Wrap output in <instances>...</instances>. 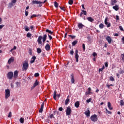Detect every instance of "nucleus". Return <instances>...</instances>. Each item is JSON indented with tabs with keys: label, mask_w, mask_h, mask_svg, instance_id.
<instances>
[{
	"label": "nucleus",
	"mask_w": 124,
	"mask_h": 124,
	"mask_svg": "<svg viewBox=\"0 0 124 124\" xmlns=\"http://www.w3.org/2000/svg\"><path fill=\"white\" fill-rule=\"evenodd\" d=\"M82 14H84V15H87V11L83 10H81V13H80V17H82Z\"/></svg>",
	"instance_id": "nucleus-18"
},
{
	"label": "nucleus",
	"mask_w": 124,
	"mask_h": 124,
	"mask_svg": "<svg viewBox=\"0 0 124 124\" xmlns=\"http://www.w3.org/2000/svg\"><path fill=\"white\" fill-rule=\"evenodd\" d=\"M112 2H113V3H117V0H113Z\"/></svg>",
	"instance_id": "nucleus-62"
},
{
	"label": "nucleus",
	"mask_w": 124,
	"mask_h": 124,
	"mask_svg": "<svg viewBox=\"0 0 124 124\" xmlns=\"http://www.w3.org/2000/svg\"><path fill=\"white\" fill-rule=\"evenodd\" d=\"M7 76L8 77V78L10 79L11 80V79H12V78H13V72H9L7 75Z\"/></svg>",
	"instance_id": "nucleus-7"
},
{
	"label": "nucleus",
	"mask_w": 124,
	"mask_h": 124,
	"mask_svg": "<svg viewBox=\"0 0 124 124\" xmlns=\"http://www.w3.org/2000/svg\"><path fill=\"white\" fill-rule=\"evenodd\" d=\"M47 35L49 37V40H51V39L53 38L52 36H51V35H50L49 34H47Z\"/></svg>",
	"instance_id": "nucleus-43"
},
{
	"label": "nucleus",
	"mask_w": 124,
	"mask_h": 124,
	"mask_svg": "<svg viewBox=\"0 0 124 124\" xmlns=\"http://www.w3.org/2000/svg\"><path fill=\"white\" fill-rule=\"evenodd\" d=\"M13 62H14V58L13 57H12L9 59V60L8 61V62L9 64H10V63Z\"/></svg>",
	"instance_id": "nucleus-20"
},
{
	"label": "nucleus",
	"mask_w": 124,
	"mask_h": 124,
	"mask_svg": "<svg viewBox=\"0 0 124 124\" xmlns=\"http://www.w3.org/2000/svg\"><path fill=\"white\" fill-rule=\"evenodd\" d=\"M54 6L57 8L59 7V4L56 1L54 2Z\"/></svg>",
	"instance_id": "nucleus-35"
},
{
	"label": "nucleus",
	"mask_w": 124,
	"mask_h": 124,
	"mask_svg": "<svg viewBox=\"0 0 124 124\" xmlns=\"http://www.w3.org/2000/svg\"><path fill=\"white\" fill-rule=\"evenodd\" d=\"M16 1H17V0H12L11 2L13 4V3H16Z\"/></svg>",
	"instance_id": "nucleus-52"
},
{
	"label": "nucleus",
	"mask_w": 124,
	"mask_h": 124,
	"mask_svg": "<svg viewBox=\"0 0 124 124\" xmlns=\"http://www.w3.org/2000/svg\"><path fill=\"white\" fill-rule=\"evenodd\" d=\"M85 27V25H83V24L79 23L78 24V28L79 29H83Z\"/></svg>",
	"instance_id": "nucleus-14"
},
{
	"label": "nucleus",
	"mask_w": 124,
	"mask_h": 124,
	"mask_svg": "<svg viewBox=\"0 0 124 124\" xmlns=\"http://www.w3.org/2000/svg\"><path fill=\"white\" fill-rule=\"evenodd\" d=\"M68 3L70 5L73 4V0H69Z\"/></svg>",
	"instance_id": "nucleus-39"
},
{
	"label": "nucleus",
	"mask_w": 124,
	"mask_h": 124,
	"mask_svg": "<svg viewBox=\"0 0 124 124\" xmlns=\"http://www.w3.org/2000/svg\"><path fill=\"white\" fill-rule=\"evenodd\" d=\"M99 27L100 28V29H103V28H104V24L101 23L99 25Z\"/></svg>",
	"instance_id": "nucleus-33"
},
{
	"label": "nucleus",
	"mask_w": 124,
	"mask_h": 124,
	"mask_svg": "<svg viewBox=\"0 0 124 124\" xmlns=\"http://www.w3.org/2000/svg\"><path fill=\"white\" fill-rule=\"evenodd\" d=\"M27 37H31V34L30 32H28L27 34Z\"/></svg>",
	"instance_id": "nucleus-38"
},
{
	"label": "nucleus",
	"mask_w": 124,
	"mask_h": 124,
	"mask_svg": "<svg viewBox=\"0 0 124 124\" xmlns=\"http://www.w3.org/2000/svg\"><path fill=\"white\" fill-rule=\"evenodd\" d=\"M108 107L109 110H113V108L111 106V103L110 102L108 103Z\"/></svg>",
	"instance_id": "nucleus-22"
},
{
	"label": "nucleus",
	"mask_w": 124,
	"mask_h": 124,
	"mask_svg": "<svg viewBox=\"0 0 124 124\" xmlns=\"http://www.w3.org/2000/svg\"><path fill=\"white\" fill-rule=\"evenodd\" d=\"M77 43H78V41L75 40L72 42V46H75V45H77Z\"/></svg>",
	"instance_id": "nucleus-28"
},
{
	"label": "nucleus",
	"mask_w": 124,
	"mask_h": 124,
	"mask_svg": "<svg viewBox=\"0 0 124 124\" xmlns=\"http://www.w3.org/2000/svg\"><path fill=\"white\" fill-rule=\"evenodd\" d=\"M44 108V103H43L41 105V108L39 110V113L43 112V108Z\"/></svg>",
	"instance_id": "nucleus-15"
},
{
	"label": "nucleus",
	"mask_w": 124,
	"mask_h": 124,
	"mask_svg": "<svg viewBox=\"0 0 124 124\" xmlns=\"http://www.w3.org/2000/svg\"><path fill=\"white\" fill-rule=\"evenodd\" d=\"M46 1H47V0H45L44 2H41L40 1H37V0H33L32 2L33 4H39L40 7H41V6H42V5L41 4L45 3Z\"/></svg>",
	"instance_id": "nucleus-2"
},
{
	"label": "nucleus",
	"mask_w": 124,
	"mask_h": 124,
	"mask_svg": "<svg viewBox=\"0 0 124 124\" xmlns=\"http://www.w3.org/2000/svg\"><path fill=\"white\" fill-rule=\"evenodd\" d=\"M35 17H38V16L36 15H33L31 16V19H32V18H34Z\"/></svg>",
	"instance_id": "nucleus-37"
},
{
	"label": "nucleus",
	"mask_w": 124,
	"mask_h": 124,
	"mask_svg": "<svg viewBox=\"0 0 124 124\" xmlns=\"http://www.w3.org/2000/svg\"><path fill=\"white\" fill-rule=\"evenodd\" d=\"M105 24L107 26L108 28H110L111 27V23L108 22V18L106 17L105 19Z\"/></svg>",
	"instance_id": "nucleus-8"
},
{
	"label": "nucleus",
	"mask_w": 124,
	"mask_h": 124,
	"mask_svg": "<svg viewBox=\"0 0 124 124\" xmlns=\"http://www.w3.org/2000/svg\"><path fill=\"white\" fill-rule=\"evenodd\" d=\"M12 116V114L11 113V112H10L8 115V118H11Z\"/></svg>",
	"instance_id": "nucleus-45"
},
{
	"label": "nucleus",
	"mask_w": 124,
	"mask_h": 124,
	"mask_svg": "<svg viewBox=\"0 0 124 124\" xmlns=\"http://www.w3.org/2000/svg\"><path fill=\"white\" fill-rule=\"evenodd\" d=\"M109 80L112 82H114V81H115V78H114V77H113L112 76H111L109 77Z\"/></svg>",
	"instance_id": "nucleus-30"
},
{
	"label": "nucleus",
	"mask_w": 124,
	"mask_h": 124,
	"mask_svg": "<svg viewBox=\"0 0 124 124\" xmlns=\"http://www.w3.org/2000/svg\"><path fill=\"white\" fill-rule=\"evenodd\" d=\"M5 92V98L7 99L10 96V90L9 89H6Z\"/></svg>",
	"instance_id": "nucleus-5"
},
{
	"label": "nucleus",
	"mask_w": 124,
	"mask_h": 124,
	"mask_svg": "<svg viewBox=\"0 0 124 124\" xmlns=\"http://www.w3.org/2000/svg\"><path fill=\"white\" fill-rule=\"evenodd\" d=\"M105 65L106 67H108V62H106L105 63Z\"/></svg>",
	"instance_id": "nucleus-54"
},
{
	"label": "nucleus",
	"mask_w": 124,
	"mask_h": 124,
	"mask_svg": "<svg viewBox=\"0 0 124 124\" xmlns=\"http://www.w3.org/2000/svg\"><path fill=\"white\" fill-rule=\"evenodd\" d=\"M93 57H95V56H97V54L95 52H94L93 53Z\"/></svg>",
	"instance_id": "nucleus-57"
},
{
	"label": "nucleus",
	"mask_w": 124,
	"mask_h": 124,
	"mask_svg": "<svg viewBox=\"0 0 124 124\" xmlns=\"http://www.w3.org/2000/svg\"><path fill=\"white\" fill-rule=\"evenodd\" d=\"M87 20L89 22H93V21H94V19L91 16L87 17Z\"/></svg>",
	"instance_id": "nucleus-23"
},
{
	"label": "nucleus",
	"mask_w": 124,
	"mask_h": 124,
	"mask_svg": "<svg viewBox=\"0 0 124 124\" xmlns=\"http://www.w3.org/2000/svg\"><path fill=\"white\" fill-rule=\"evenodd\" d=\"M70 37H71L72 38H75L76 36H72L71 35H69Z\"/></svg>",
	"instance_id": "nucleus-56"
},
{
	"label": "nucleus",
	"mask_w": 124,
	"mask_h": 124,
	"mask_svg": "<svg viewBox=\"0 0 124 124\" xmlns=\"http://www.w3.org/2000/svg\"><path fill=\"white\" fill-rule=\"evenodd\" d=\"M112 8H113L116 11H118L119 10V5H115V6H113Z\"/></svg>",
	"instance_id": "nucleus-21"
},
{
	"label": "nucleus",
	"mask_w": 124,
	"mask_h": 124,
	"mask_svg": "<svg viewBox=\"0 0 124 124\" xmlns=\"http://www.w3.org/2000/svg\"><path fill=\"white\" fill-rule=\"evenodd\" d=\"M72 113V110H71V108L70 107H68L66 109V116H70Z\"/></svg>",
	"instance_id": "nucleus-3"
},
{
	"label": "nucleus",
	"mask_w": 124,
	"mask_h": 124,
	"mask_svg": "<svg viewBox=\"0 0 124 124\" xmlns=\"http://www.w3.org/2000/svg\"><path fill=\"white\" fill-rule=\"evenodd\" d=\"M43 37H42V36H39L38 37V40H37V42L38 43V44H42V41H41L42 40V38Z\"/></svg>",
	"instance_id": "nucleus-11"
},
{
	"label": "nucleus",
	"mask_w": 124,
	"mask_h": 124,
	"mask_svg": "<svg viewBox=\"0 0 124 124\" xmlns=\"http://www.w3.org/2000/svg\"><path fill=\"white\" fill-rule=\"evenodd\" d=\"M38 76H39V74L38 73H36L34 74L35 77H38Z\"/></svg>",
	"instance_id": "nucleus-46"
},
{
	"label": "nucleus",
	"mask_w": 124,
	"mask_h": 124,
	"mask_svg": "<svg viewBox=\"0 0 124 124\" xmlns=\"http://www.w3.org/2000/svg\"><path fill=\"white\" fill-rule=\"evenodd\" d=\"M59 111H62L63 108H62L60 107L59 108Z\"/></svg>",
	"instance_id": "nucleus-59"
},
{
	"label": "nucleus",
	"mask_w": 124,
	"mask_h": 124,
	"mask_svg": "<svg viewBox=\"0 0 124 124\" xmlns=\"http://www.w3.org/2000/svg\"><path fill=\"white\" fill-rule=\"evenodd\" d=\"M11 88H14V84H13V83H11Z\"/></svg>",
	"instance_id": "nucleus-63"
},
{
	"label": "nucleus",
	"mask_w": 124,
	"mask_h": 124,
	"mask_svg": "<svg viewBox=\"0 0 124 124\" xmlns=\"http://www.w3.org/2000/svg\"><path fill=\"white\" fill-rule=\"evenodd\" d=\"M71 82L72 84H74V82H75V79H74V75H73V74L71 75Z\"/></svg>",
	"instance_id": "nucleus-12"
},
{
	"label": "nucleus",
	"mask_w": 124,
	"mask_h": 124,
	"mask_svg": "<svg viewBox=\"0 0 124 124\" xmlns=\"http://www.w3.org/2000/svg\"><path fill=\"white\" fill-rule=\"evenodd\" d=\"M42 39H43V43H45V41H46V40L47 39V34H46L44 35Z\"/></svg>",
	"instance_id": "nucleus-19"
},
{
	"label": "nucleus",
	"mask_w": 124,
	"mask_h": 124,
	"mask_svg": "<svg viewBox=\"0 0 124 124\" xmlns=\"http://www.w3.org/2000/svg\"><path fill=\"white\" fill-rule=\"evenodd\" d=\"M36 59V57L35 56H33L32 58V60L35 61V59Z\"/></svg>",
	"instance_id": "nucleus-58"
},
{
	"label": "nucleus",
	"mask_w": 124,
	"mask_h": 124,
	"mask_svg": "<svg viewBox=\"0 0 124 124\" xmlns=\"http://www.w3.org/2000/svg\"><path fill=\"white\" fill-rule=\"evenodd\" d=\"M91 101H92V98H90L86 100V102L87 103H90V102H91Z\"/></svg>",
	"instance_id": "nucleus-44"
},
{
	"label": "nucleus",
	"mask_w": 124,
	"mask_h": 124,
	"mask_svg": "<svg viewBox=\"0 0 124 124\" xmlns=\"http://www.w3.org/2000/svg\"><path fill=\"white\" fill-rule=\"evenodd\" d=\"M28 68H29V63H28V62L25 61L23 64L22 70L23 71H27Z\"/></svg>",
	"instance_id": "nucleus-1"
},
{
	"label": "nucleus",
	"mask_w": 124,
	"mask_h": 124,
	"mask_svg": "<svg viewBox=\"0 0 124 124\" xmlns=\"http://www.w3.org/2000/svg\"><path fill=\"white\" fill-rule=\"evenodd\" d=\"M16 46H15L13 49H11V52H12L13 50H16Z\"/></svg>",
	"instance_id": "nucleus-53"
},
{
	"label": "nucleus",
	"mask_w": 124,
	"mask_h": 124,
	"mask_svg": "<svg viewBox=\"0 0 124 124\" xmlns=\"http://www.w3.org/2000/svg\"><path fill=\"white\" fill-rule=\"evenodd\" d=\"M35 61V60H31V63H33V62H34Z\"/></svg>",
	"instance_id": "nucleus-64"
},
{
	"label": "nucleus",
	"mask_w": 124,
	"mask_h": 124,
	"mask_svg": "<svg viewBox=\"0 0 124 124\" xmlns=\"http://www.w3.org/2000/svg\"><path fill=\"white\" fill-rule=\"evenodd\" d=\"M3 27H4V25H0V30H1V29H2V28H3Z\"/></svg>",
	"instance_id": "nucleus-55"
},
{
	"label": "nucleus",
	"mask_w": 124,
	"mask_h": 124,
	"mask_svg": "<svg viewBox=\"0 0 124 124\" xmlns=\"http://www.w3.org/2000/svg\"><path fill=\"white\" fill-rule=\"evenodd\" d=\"M13 6H14V5H13V4L12 3V2L11 3H9V5H8L9 8H11V7H12Z\"/></svg>",
	"instance_id": "nucleus-29"
},
{
	"label": "nucleus",
	"mask_w": 124,
	"mask_h": 124,
	"mask_svg": "<svg viewBox=\"0 0 124 124\" xmlns=\"http://www.w3.org/2000/svg\"><path fill=\"white\" fill-rule=\"evenodd\" d=\"M25 30L26 31H30V29L27 26H26L25 27Z\"/></svg>",
	"instance_id": "nucleus-42"
},
{
	"label": "nucleus",
	"mask_w": 124,
	"mask_h": 124,
	"mask_svg": "<svg viewBox=\"0 0 124 124\" xmlns=\"http://www.w3.org/2000/svg\"><path fill=\"white\" fill-rule=\"evenodd\" d=\"M82 48H83L84 51H85V50H86V46L85 45V44H82Z\"/></svg>",
	"instance_id": "nucleus-41"
},
{
	"label": "nucleus",
	"mask_w": 124,
	"mask_h": 124,
	"mask_svg": "<svg viewBox=\"0 0 124 124\" xmlns=\"http://www.w3.org/2000/svg\"><path fill=\"white\" fill-rule=\"evenodd\" d=\"M91 93V92L90 91H87L85 92L86 95H88V94H90Z\"/></svg>",
	"instance_id": "nucleus-48"
},
{
	"label": "nucleus",
	"mask_w": 124,
	"mask_h": 124,
	"mask_svg": "<svg viewBox=\"0 0 124 124\" xmlns=\"http://www.w3.org/2000/svg\"><path fill=\"white\" fill-rule=\"evenodd\" d=\"M119 29L120 31H124V28H123V27L122 26H119Z\"/></svg>",
	"instance_id": "nucleus-47"
},
{
	"label": "nucleus",
	"mask_w": 124,
	"mask_h": 124,
	"mask_svg": "<svg viewBox=\"0 0 124 124\" xmlns=\"http://www.w3.org/2000/svg\"><path fill=\"white\" fill-rule=\"evenodd\" d=\"M19 121L21 124H24V122H25V119H24V118H21L19 119Z\"/></svg>",
	"instance_id": "nucleus-34"
},
{
	"label": "nucleus",
	"mask_w": 124,
	"mask_h": 124,
	"mask_svg": "<svg viewBox=\"0 0 124 124\" xmlns=\"http://www.w3.org/2000/svg\"><path fill=\"white\" fill-rule=\"evenodd\" d=\"M90 119L92 122H97L98 118H97V115L96 114H94L93 115H92L91 117H90Z\"/></svg>",
	"instance_id": "nucleus-4"
},
{
	"label": "nucleus",
	"mask_w": 124,
	"mask_h": 124,
	"mask_svg": "<svg viewBox=\"0 0 124 124\" xmlns=\"http://www.w3.org/2000/svg\"><path fill=\"white\" fill-rule=\"evenodd\" d=\"M78 50H76L75 51V59L76 60L77 62H79V55H78Z\"/></svg>",
	"instance_id": "nucleus-6"
},
{
	"label": "nucleus",
	"mask_w": 124,
	"mask_h": 124,
	"mask_svg": "<svg viewBox=\"0 0 124 124\" xmlns=\"http://www.w3.org/2000/svg\"><path fill=\"white\" fill-rule=\"evenodd\" d=\"M79 105H80V104L79 103V101H77L75 103V107H76V108H78Z\"/></svg>",
	"instance_id": "nucleus-24"
},
{
	"label": "nucleus",
	"mask_w": 124,
	"mask_h": 124,
	"mask_svg": "<svg viewBox=\"0 0 124 124\" xmlns=\"http://www.w3.org/2000/svg\"><path fill=\"white\" fill-rule=\"evenodd\" d=\"M29 15V12L27 11V10H25V16H28Z\"/></svg>",
	"instance_id": "nucleus-51"
},
{
	"label": "nucleus",
	"mask_w": 124,
	"mask_h": 124,
	"mask_svg": "<svg viewBox=\"0 0 124 124\" xmlns=\"http://www.w3.org/2000/svg\"><path fill=\"white\" fill-rule=\"evenodd\" d=\"M120 105L121 106H124V102L123 100L120 101Z\"/></svg>",
	"instance_id": "nucleus-40"
},
{
	"label": "nucleus",
	"mask_w": 124,
	"mask_h": 124,
	"mask_svg": "<svg viewBox=\"0 0 124 124\" xmlns=\"http://www.w3.org/2000/svg\"><path fill=\"white\" fill-rule=\"evenodd\" d=\"M41 52H42V51L41 50V48H38L37 49V52L38 53V54H40V53H41Z\"/></svg>",
	"instance_id": "nucleus-31"
},
{
	"label": "nucleus",
	"mask_w": 124,
	"mask_h": 124,
	"mask_svg": "<svg viewBox=\"0 0 124 124\" xmlns=\"http://www.w3.org/2000/svg\"><path fill=\"white\" fill-rule=\"evenodd\" d=\"M105 68V67H104V66H103L101 68H99V72H100V71H103V69H104Z\"/></svg>",
	"instance_id": "nucleus-36"
},
{
	"label": "nucleus",
	"mask_w": 124,
	"mask_h": 124,
	"mask_svg": "<svg viewBox=\"0 0 124 124\" xmlns=\"http://www.w3.org/2000/svg\"><path fill=\"white\" fill-rule=\"evenodd\" d=\"M113 35L114 36H118L119 35V33H114Z\"/></svg>",
	"instance_id": "nucleus-61"
},
{
	"label": "nucleus",
	"mask_w": 124,
	"mask_h": 124,
	"mask_svg": "<svg viewBox=\"0 0 124 124\" xmlns=\"http://www.w3.org/2000/svg\"><path fill=\"white\" fill-rule=\"evenodd\" d=\"M116 21H120V16H116Z\"/></svg>",
	"instance_id": "nucleus-50"
},
{
	"label": "nucleus",
	"mask_w": 124,
	"mask_h": 124,
	"mask_svg": "<svg viewBox=\"0 0 124 124\" xmlns=\"http://www.w3.org/2000/svg\"><path fill=\"white\" fill-rule=\"evenodd\" d=\"M55 115H56V110L53 111V114H50L49 116L50 119H55Z\"/></svg>",
	"instance_id": "nucleus-16"
},
{
	"label": "nucleus",
	"mask_w": 124,
	"mask_h": 124,
	"mask_svg": "<svg viewBox=\"0 0 124 124\" xmlns=\"http://www.w3.org/2000/svg\"><path fill=\"white\" fill-rule=\"evenodd\" d=\"M85 114L87 116V117H90V110L88 109L87 110V111H85Z\"/></svg>",
	"instance_id": "nucleus-25"
},
{
	"label": "nucleus",
	"mask_w": 124,
	"mask_h": 124,
	"mask_svg": "<svg viewBox=\"0 0 124 124\" xmlns=\"http://www.w3.org/2000/svg\"><path fill=\"white\" fill-rule=\"evenodd\" d=\"M13 77L15 79H16V78H17V77H18V71H15L14 72Z\"/></svg>",
	"instance_id": "nucleus-17"
},
{
	"label": "nucleus",
	"mask_w": 124,
	"mask_h": 124,
	"mask_svg": "<svg viewBox=\"0 0 124 124\" xmlns=\"http://www.w3.org/2000/svg\"><path fill=\"white\" fill-rule=\"evenodd\" d=\"M70 55H73V54H74V51L73 50H71L70 51Z\"/></svg>",
	"instance_id": "nucleus-49"
},
{
	"label": "nucleus",
	"mask_w": 124,
	"mask_h": 124,
	"mask_svg": "<svg viewBox=\"0 0 124 124\" xmlns=\"http://www.w3.org/2000/svg\"><path fill=\"white\" fill-rule=\"evenodd\" d=\"M69 102V99H68V98L65 101V105H67V104H68Z\"/></svg>",
	"instance_id": "nucleus-32"
},
{
	"label": "nucleus",
	"mask_w": 124,
	"mask_h": 124,
	"mask_svg": "<svg viewBox=\"0 0 124 124\" xmlns=\"http://www.w3.org/2000/svg\"><path fill=\"white\" fill-rule=\"evenodd\" d=\"M46 32H48V33H50V34L53 35V31H51L50 30H48V29H46Z\"/></svg>",
	"instance_id": "nucleus-27"
},
{
	"label": "nucleus",
	"mask_w": 124,
	"mask_h": 124,
	"mask_svg": "<svg viewBox=\"0 0 124 124\" xmlns=\"http://www.w3.org/2000/svg\"><path fill=\"white\" fill-rule=\"evenodd\" d=\"M45 49L46 51H50V49H51V46H50V45L49 44H46L45 46Z\"/></svg>",
	"instance_id": "nucleus-13"
},
{
	"label": "nucleus",
	"mask_w": 124,
	"mask_h": 124,
	"mask_svg": "<svg viewBox=\"0 0 124 124\" xmlns=\"http://www.w3.org/2000/svg\"><path fill=\"white\" fill-rule=\"evenodd\" d=\"M39 84V82H38L37 80H36V81H35L33 84V86L31 87V90H32V89H34V88H35L36 86H38Z\"/></svg>",
	"instance_id": "nucleus-9"
},
{
	"label": "nucleus",
	"mask_w": 124,
	"mask_h": 124,
	"mask_svg": "<svg viewBox=\"0 0 124 124\" xmlns=\"http://www.w3.org/2000/svg\"><path fill=\"white\" fill-rule=\"evenodd\" d=\"M106 40L108 41V44H111V42H112V39L110 37V36H108L106 37Z\"/></svg>",
	"instance_id": "nucleus-10"
},
{
	"label": "nucleus",
	"mask_w": 124,
	"mask_h": 124,
	"mask_svg": "<svg viewBox=\"0 0 124 124\" xmlns=\"http://www.w3.org/2000/svg\"><path fill=\"white\" fill-rule=\"evenodd\" d=\"M57 91H55L54 93L53 98L56 100L57 99Z\"/></svg>",
	"instance_id": "nucleus-26"
},
{
	"label": "nucleus",
	"mask_w": 124,
	"mask_h": 124,
	"mask_svg": "<svg viewBox=\"0 0 124 124\" xmlns=\"http://www.w3.org/2000/svg\"><path fill=\"white\" fill-rule=\"evenodd\" d=\"M122 41L123 42V44H124V37H123L122 38Z\"/></svg>",
	"instance_id": "nucleus-60"
}]
</instances>
